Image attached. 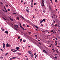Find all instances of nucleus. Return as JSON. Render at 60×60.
<instances>
[{
    "label": "nucleus",
    "instance_id": "1",
    "mask_svg": "<svg viewBox=\"0 0 60 60\" xmlns=\"http://www.w3.org/2000/svg\"><path fill=\"white\" fill-rule=\"evenodd\" d=\"M29 54L30 55V56L31 57H33V54H32V53L31 51H30Z\"/></svg>",
    "mask_w": 60,
    "mask_h": 60
},
{
    "label": "nucleus",
    "instance_id": "2",
    "mask_svg": "<svg viewBox=\"0 0 60 60\" xmlns=\"http://www.w3.org/2000/svg\"><path fill=\"white\" fill-rule=\"evenodd\" d=\"M29 54L30 55V56L31 57H33V54H32V53L31 51H30Z\"/></svg>",
    "mask_w": 60,
    "mask_h": 60
},
{
    "label": "nucleus",
    "instance_id": "3",
    "mask_svg": "<svg viewBox=\"0 0 60 60\" xmlns=\"http://www.w3.org/2000/svg\"><path fill=\"white\" fill-rule=\"evenodd\" d=\"M11 45H8V43H7L6 45V47H11Z\"/></svg>",
    "mask_w": 60,
    "mask_h": 60
},
{
    "label": "nucleus",
    "instance_id": "4",
    "mask_svg": "<svg viewBox=\"0 0 60 60\" xmlns=\"http://www.w3.org/2000/svg\"><path fill=\"white\" fill-rule=\"evenodd\" d=\"M17 58V57H13L12 58H10V60H12V59H15V58Z\"/></svg>",
    "mask_w": 60,
    "mask_h": 60
},
{
    "label": "nucleus",
    "instance_id": "5",
    "mask_svg": "<svg viewBox=\"0 0 60 60\" xmlns=\"http://www.w3.org/2000/svg\"><path fill=\"white\" fill-rule=\"evenodd\" d=\"M26 9V11H28V12H29V8H28V7H27Z\"/></svg>",
    "mask_w": 60,
    "mask_h": 60
},
{
    "label": "nucleus",
    "instance_id": "6",
    "mask_svg": "<svg viewBox=\"0 0 60 60\" xmlns=\"http://www.w3.org/2000/svg\"><path fill=\"white\" fill-rule=\"evenodd\" d=\"M19 49H20V48L19 47H17L16 48V49H17V50H18L19 51H20V50H19Z\"/></svg>",
    "mask_w": 60,
    "mask_h": 60
},
{
    "label": "nucleus",
    "instance_id": "7",
    "mask_svg": "<svg viewBox=\"0 0 60 60\" xmlns=\"http://www.w3.org/2000/svg\"><path fill=\"white\" fill-rule=\"evenodd\" d=\"M42 0V3L43 5V6L44 5V0Z\"/></svg>",
    "mask_w": 60,
    "mask_h": 60
},
{
    "label": "nucleus",
    "instance_id": "8",
    "mask_svg": "<svg viewBox=\"0 0 60 60\" xmlns=\"http://www.w3.org/2000/svg\"><path fill=\"white\" fill-rule=\"evenodd\" d=\"M43 22V20H41L40 22L41 24H42Z\"/></svg>",
    "mask_w": 60,
    "mask_h": 60
},
{
    "label": "nucleus",
    "instance_id": "9",
    "mask_svg": "<svg viewBox=\"0 0 60 60\" xmlns=\"http://www.w3.org/2000/svg\"><path fill=\"white\" fill-rule=\"evenodd\" d=\"M34 56H35V58H36V57H37V55H36V53H34Z\"/></svg>",
    "mask_w": 60,
    "mask_h": 60
},
{
    "label": "nucleus",
    "instance_id": "10",
    "mask_svg": "<svg viewBox=\"0 0 60 60\" xmlns=\"http://www.w3.org/2000/svg\"><path fill=\"white\" fill-rule=\"evenodd\" d=\"M5 33L6 34H8V32L7 31H5Z\"/></svg>",
    "mask_w": 60,
    "mask_h": 60
},
{
    "label": "nucleus",
    "instance_id": "11",
    "mask_svg": "<svg viewBox=\"0 0 60 60\" xmlns=\"http://www.w3.org/2000/svg\"><path fill=\"white\" fill-rule=\"evenodd\" d=\"M17 51V50H15V51H14L13 52H14V53H15V52H16Z\"/></svg>",
    "mask_w": 60,
    "mask_h": 60
},
{
    "label": "nucleus",
    "instance_id": "12",
    "mask_svg": "<svg viewBox=\"0 0 60 60\" xmlns=\"http://www.w3.org/2000/svg\"><path fill=\"white\" fill-rule=\"evenodd\" d=\"M17 55H20V56H21V53H17Z\"/></svg>",
    "mask_w": 60,
    "mask_h": 60
},
{
    "label": "nucleus",
    "instance_id": "13",
    "mask_svg": "<svg viewBox=\"0 0 60 60\" xmlns=\"http://www.w3.org/2000/svg\"><path fill=\"white\" fill-rule=\"evenodd\" d=\"M9 19H10L11 20V21H13V19L10 18V17L9 18Z\"/></svg>",
    "mask_w": 60,
    "mask_h": 60
},
{
    "label": "nucleus",
    "instance_id": "14",
    "mask_svg": "<svg viewBox=\"0 0 60 60\" xmlns=\"http://www.w3.org/2000/svg\"><path fill=\"white\" fill-rule=\"evenodd\" d=\"M0 50L1 51H2V52L3 51V50L2 49V48H0Z\"/></svg>",
    "mask_w": 60,
    "mask_h": 60
},
{
    "label": "nucleus",
    "instance_id": "15",
    "mask_svg": "<svg viewBox=\"0 0 60 60\" xmlns=\"http://www.w3.org/2000/svg\"><path fill=\"white\" fill-rule=\"evenodd\" d=\"M49 8L50 9V10H51V7L50 6H49Z\"/></svg>",
    "mask_w": 60,
    "mask_h": 60
},
{
    "label": "nucleus",
    "instance_id": "16",
    "mask_svg": "<svg viewBox=\"0 0 60 60\" xmlns=\"http://www.w3.org/2000/svg\"><path fill=\"white\" fill-rule=\"evenodd\" d=\"M20 27L21 28H22V26H21V24H20Z\"/></svg>",
    "mask_w": 60,
    "mask_h": 60
},
{
    "label": "nucleus",
    "instance_id": "17",
    "mask_svg": "<svg viewBox=\"0 0 60 60\" xmlns=\"http://www.w3.org/2000/svg\"><path fill=\"white\" fill-rule=\"evenodd\" d=\"M33 2V0H32V3H31V5H33V4L32 3Z\"/></svg>",
    "mask_w": 60,
    "mask_h": 60
},
{
    "label": "nucleus",
    "instance_id": "18",
    "mask_svg": "<svg viewBox=\"0 0 60 60\" xmlns=\"http://www.w3.org/2000/svg\"><path fill=\"white\" fill-rule=\"evenodd\" d=\"M17 19H18V20H19V18L18 17H17Z\"/></svg>",
    "mask_w": 60,
    "mask_h": 60
},
{
    "label": "nucleus",
    "instance_id": "19",
    "mask_svg": "<svg viewBox=\"0 0 60 60\" xmlns=\"http://www.w3.org/2000/svg\"><path fill=\"white\" fill-rule=\"evenodd\" d=\"M21 17L22 18V19H25L24 18V17H23V16H22L21 15Z\"/></svg>",
    "mask_w": 60,
    "mask_h": 60
},
{
    "label": "nucleus",
    "instance_id": "20",
    "mask_svg": "<svg viewBox=\"0 0 60 60\" xmlns=\"http://www.w3.org/2000/svg\"><path fill=\"white\" fill-rule=\"evenodd\" d=\"M8 54V53L7 52L5 54V56H6Z\"/></svg>",
    "mask_w": 60,
    "mask_h": 60
},
{
    "label": "nucleus",
    "instance_id": "21",
    "mask_svg": "<svg viewBox=\"0 0 60 60\" xmlns=\"http://www.w3.org/2000/svg\"><path fill=\"white\" fill-rule=\"evenodd\" d=\"M3 19H4L6 21V20H7V19H5V18H4V17Z\"/></svg>",
    "mask_w": 60,
    "mask_h": 60
},
{
    "label": "nucleus",
    "instance_id": "22",
    "mask_svg": "<svg viewBox=\"0 0 60 60\" xmlns=\"http://www.w3.org/2000/svg\"><path fill=\"white\" fill-rule=\"evenodd\" d=\"M5 43L4 44V43H3V46H5Z\"/></svg>",
    "mask_w": 60,
    "mask_h": 60
},
{
    "label": "nucleus",
    "instance_id": "23",
    "mask_svg": "<svg viewBox=\"0 0 60 60\" xmlns=\"http://www.w3.org/2000/svg\"><path fill=\"white\" fill-rule=\"evenodd\" d=\"M56 50V52H57V53H58L59 52H58V51H57V50Z\"/></svg>",
    "mask_w": 60,
    "mask_h": 60
},
{
    "label": "nucleus",
    "instance_id": "24",
    "mask_svg": "<svg viewBox=\"0 0 60 60\" xmlns=\"http://www.w3.org/2000/svg\"><path fill=\"white\" fill-rule=\"evenodd\" d=\"M45 20H46V19H43V21H44V22H45Z\"/></svg>",
    "mask_w": 60,
    "mask_h": 60
},
{
    "label": "nucleus",
    "instance_id": "25",
    "mask_svg": "<svg viewBox=\"0 0 60 60\" xmlns=\"http://www.w3.org/2000/svg\"><path fill=\"white\" fill-rule=\"evenodd\" d=\"M51 32L52 33H53V30H51Z\"/></svg>",
    "mask_w": 60,
    "mask_h": 60
},
{
    "label": "nucleus",
    "instance_id": "26",
    "mask_svg": "<svg viewBox=\"0 0 60 60\" xmlns=\"http://www.w3.org/2000/svg\"><path fill=\"white\" fill-rule=\"evenodd\" d=\"M55 26L56 27V26H57V24H55Z\"/></svg>",
    "mask_w": 60,
    "mask_h": 60
},
{
    "label": "nucleus",
    "instance_id": "27",
    "mask_svg": "<svg viewBox=\"0 0 60 60\" xmlns=\"http://www.w3.org/2000/svg\"><path fill=\"white\" fill-rule=\"evenodd\" d=\"M20 42H21V41H22V39L21 38L20 39Z\"/></svg>",
    "mask_w": 60,
    "mask_h": 60
},
{
    "label": "nucleus",
    "instance_id": "28",
    "mask_svg": "<svg viewBox=\"0 0 60 60\" xmlns=\"http://www.w3.org/2000/svg\"><path fill=\"white\" fill-rule=\"evenodd\" d=\"M0 58H1V59H3V57H0Z\"/></svg>",
    "mask_w": 60,
    "mask_h": 60
},
{
    "label": "nucleus",
    "instance_id": "29",
    "mask_svg": "<svg viewBox=\"0 0 60 60\" xmlns=\"http://www.w3.org/2000/svg\"><path fill=\"white\" fill-rule=\"evenodd\" d=\"M3 47L4 49H5V46H3Z\"/></svg>",
    "mask_w": 60,
    "mask_h": 60
},
{
    "label": "nucleus",
    "instance_id": "30",
    "mask_svg": "<svg viewBox=\"0 0 60 60\" xmlns=\"http://www.w3.org/2000/svg\"><path fill=\"white\" fill-rule=\"evenodd\" d=\"M12 27L14 29H17V28H16L15 27H14V28L13 27Z\"/></svg>",
    "mask_w": 60,
    "mask_h": 60
},
{
    "label": "nucleus",
    "instance_id": "31",
    "mask_svg": "<svg viewBox=\"0 0 60 60\" xmlns=\"http://www.w3.org/2000/svg\"><path fill=\"white\" fill-rule=\"evenodd\" d=\"M6 7H8V6H8V5H6Z\"/></svg>",
    "mask_w": 60,
    "mask_h": 60
},
{
    "label": "nucleus",
    "instance_id": "32",
    "mask_svg": "<svg viewBox=\"0 0 60 60\" xmlns=\"http://www.w3.org/2000/svg\"><path fill=\"white\" fill-rule=\"evenodd\" d=\"M54 58H55V59H56L57 58V57L56 56H55Z\"/></svg>",
    "mask_w": 60,
    "mask_h": 60
},
{
    "label": "nucleus",
    "instance_id": "33",
    "mask_svg": "<svg viewBox=\"0 0 60 60\" xmlns=\"http://www.w3.org/2000/svg\"><path fill=\"white\" fill-rule=\"evenodd\" d=\"M36 27V28H37V29H38V27L37 26H35Z\"/></svg>",
    "mask_w": 60,
    "mask_h": 60
},
{
    "label": "nucleus",
    "instance_id": "34",
    "mask_svg": "<svg viewBox=\"0 0 60 60\" xmlns=\"http://www.w3.org/2000/svg\"><path fill=\"white\" fill-rule=\"evenodd\" d=\"M50 1L52 3V4H53V3H52V0H50Z\"/></svg>",
    "mask_w": 60,
    "mask_h": 60
},
{
    "label": "nucleus",
    "instance_id": "35",
    "mask_svg": "<svg viewBox=\"0 0 60 60\" xmlns=\"http://www.w3.org/2000/svg\"><path fill=\"white\" fill-rule=\"evenodd\" d=\"M55 2H56V3H57V0H55Z\"/></svg>",
    "mask_w": 60,
    "mask_h": 60
},
{
    "label": "nucleus",
    "instance_id": "36",
    "mask_svg": "<svg viewBox=\"0 0 60 60\" xmlns=\"http://www.w3.org/2000/svg\"><path fill=\"white\" fill-rule=\"evenodd\" d=\"M23 42H25V41H26V40H23Z\"/></svg>",
    "mask_w": 60,
    "mask_h": 60
},
{
    "label": "nucleus",
    "instance_id": "37",
    "mask_svg": "<svg viewBox=\"0 0 60 60\" xmlns=\"http://www.w3.org/2000/svg\"><path fill=\"white\" fill-rule=\"evenodd\" d=\"M30 26H29V25H27L26 26L27 27H29Z\"/></svg>",
    "mask_w": 60,
    "mask_h": 60
},
{
    "label": "nucleus",
    "instance_id": "38",
    "mask_svg": "<svg viewBox=\"0 0 60 60\" xmlns=\"http://www.w3.org/2000/svg\"><path fill=\"white\" fill-rule=\"evenodd\" d=\"M36 4H37V3H34V5H36Z\"/></svg>",
    "mask_w": 60,
    "mask_h": 60
},
{
    "label": "nucleus",
    "instance_id": "39",
    "mask_svg": "<svg viewBox=\"0 0 60 60\" xmlns=\"http://www.w3.org/2000/svg\"><path fill=\"white\" fill-rule=\"evenodd\" d=\"M19 38H20V37H19V36L18 37V39H19Z\"/></svg>",
    "mask_w": 60,
    "mask_h": 60
},
{
    "label": "nucleus",
    "instance_id": "40",
    "mask_svg": "<svg viewBox=\"0 0 60 60\" xmlns=\"http://www.w3.org/2000/svg\"><path fill=\"white\" fill-rule=\"evenodd\" d=\"M53 15L54 16H56V15H55L54 14H53Z\"/></svg>",
    "mask_w": 60,
    "mask_h": 60
},
{
    "label": "nucleus",
    "instance_id": "41",
    "mask_svg": "<svg viewBox=\"0 0 60 60\" xmlns=\"http://www.w3.org/2000/svg\"><path fill=\"white\" fill-rule=\"evenodd\" d=\"M8 11H10V9H8Z\"/></svg>",
    "mask_w": 60,
    "mask_h": 60
},
{
    "label": "nucleus",
    "instance_id": "42",
    "mask_svg": "<svg viewBox=\"0 0 60 60\" xmlns=\"http://www.w3.org/2000/svg\"><path fill=\"white\" fill-rule=\"evenodd\" d=\"M52 26H54V24L53 23H52Z\"/></svg>",
    "mask_w": 60,
    "mask_h": 60
},
{
    "label": "nucleus",
    "instance_id": "43",
    "mask_svg": "<svg viewBox=\"0 0 60 60\" xmlns=\"http://www.w3.org/2000/svg\"><path fill=\"white\" fill-rule=\"evenodd\" d=\"M58 31H58V33H60V31H60V30H58Z\"/></svg>",
    "mask_w": 60,
    "mask_h": 60
},
{
    "label": "nucleus",
    "instance_id": "44",
    "mask_svg": "<svg viewBox=\"0 0 60 60\" xmlns=\"http://www.w3.org/2000/svg\"><path fill=\"white\" fill-rule=\"evenodd\" d=\"M1 4H3V3H2V2H1Z\"/></svg>",
    "mask_w": 60,
    "mask_h": 60
},
{
    "label": "nucleus",
    "instance_id": "45",
    "mask_svg": "<svg viewBox=\"0 0 60 60\" xmlns=\"http://www.w3.org/2000/svg\"><path fill=\"white\" fill-rule=\"evenodd\" d=\"M45 11H44V10L43 11V12H44V13H45Z\"/></svg>",
    "mask_w": 60,
    "mask_h": 60
},
{
    "label": "nucleus",
    "instance_id": "46",
    "mask_svg": "<svg viewBox=\"0 0 60 60\" xmlns=\"http://www.w3.org/2000/svg\"><path fill=\"white\" fill-rule=\"evenodd\" d=\"M34 36H35V37H37V35H35Z\"/></svg>",
    "mask_w": 60,
    "mask_h": 60
},
{
    "label": "nucleus",
    "instance_id": "47",
    "mask_svg": "<svg viewBox=\"0 0 60 60\" xmlns=\"http://www.w3.org/2000/svg\"><path fill=\"white\" fill-rule=\"evenodd\" d=\"M22 29H23V30H24V29H24V28H23V27H22Z\"/></svg>",
    "mask_w": 60,
    "mask_h": 60
},
{
    "label": "nucleus",
    "instance_id": "48",
    "mask_svg": "<svg viewBox=\"0 0 60 60\" xmlns=\"http://www.w3.org/2000/svg\"><path fill=\"white\" fill-rule=\"evenodd\" d=\"M4 31V29H3L2 30V31Z\"/></svg>",
    "mask_w": 60,
    "mask_h": 60
},
{
    "label": "nucleus",
    "instance_id": "49",
    "mask_svg": "<svg viewBox=\"0 0 60 60\" xmlns=\"http://www.w3.org/2000/svg\"><path fill=\"white\" fill-rule=\"evenodd\" d=\"M57 47H58V48H60V46H58Z\"/></svg>",
    "mask_w": 60,
    "mask_h": 60
},
{
    "label": "nucleus",
    "instance_id": "50",
    "mask_svg": "<svg viewBox=\"0 0 60 60\" xmlns=\"http://www.w3.org/2000/svg\"><path fill=\"white\" fill-rule=\"evenodd\" d=\"M56 42H57V41H55V43H56Z\"/></svg>",
    "mask_w": 60,
    "mask_h": 60
},
{
    "label": "nucleus",
    "instance_id": "51",
    "mask_svg": "<svg viewBox=\"0 0 60 60\" xmlns=\"http://www.w3.org/2000/svg\"><path fill=\"white\" fill-rule=\"evenodd\" d=\"M42 32L43 33H44H44H45V31H42Z\"/></svg>",
    "mask_w": 60,
    "mask_h": 60
},
{
    "label": "nucleus",
    "instance_id": "52",
    "mask_svg": "<svg viewBox=\"0 0 60 60\" xmlns=\"http://www.w3.org/2000/svg\"><path fill=\"white\" fill-rule=\"evenodd\" d=\"M38 41H40V40L38 39Z\"/></svg>",
    "mask_w": 60,
    "mask_h": 60
},
{
    "label": "nucleus",
    "instance_id": "53",
    "mask_svg": "<svg viewBox=\"0 0 60 60\" xmlns=\"http://www.w3.org/2000/svg\"><path fill=\"white\" fill-rule=\"evenodd\" d=\"M52 19H53V16H52Z\"/></svg>",
    "mask_w": 60,
    "mask_h": 60
},
{
    "label": "nucleus",
    "instance_id": "54",
    "mask_svg": "<svg viewBox=\"0 0 60 60\" xmlns=\"http://www.w3.org/2000/svg\"><path fill=\"white\" fill-rule=\"evenodd\" d=\"M57 45V43H56L55 44V45H56H56Z\"/></svg>",
    "mask_w": 60,
    "mask_h": 60
},
{
    "label": "nucleus",
    "instance_id": "55",
    "mask_svg": "<svg viewBox=\"0 0 60 60\" xmlns=\"http://www.w3.org/2000/svg\"><path fill=\"white\" fill-rule=\"evenodd\" d=\"M35 11H37V10H36V9H35Z\"/></svg>",
    "mask_w": 60,
    "mask_h": 60
},
{
    "label": "nucleus",
    "instance_id": "56",
    "mask_svg": "<svg viewBox=\"0 0 60 60\" xmlns=\"http://www.w3.org/2000/svg\"><path fill=\"white\" fill-rule=\"evenodd\" d=\"M28 58H27V59H26V60H28Z\"/></svg>",
    "mask_w": 60,
    "mask_h": 60
},
{
    "label": "nucleus",
    "instance_id": "57",
    "mask_svg": "<svg viewBox=\"0 0 60 60\" xmlns=\"http://www.w3.org/2000/svg\"><path fill=\"white\" fill-rule=\"evenodd\" d=\"M16 26H17V27H18V25H16Z\"/></svg>",
    "mask_w": 60,
    "mask_h": 60
},
{
    "label": "nucleus",
    "instance_id": "58",
    "mask_svg": "<svg viewBox=\"0 0 60 60\" xmlns=\"http://www.w3.org/2000/svg\"><path fill=\"white\" fill-rule=\"evenodd\" d=\"M11 51H13V49H11Z\"/></svg>",
    "mask_w": 60,
    "mask_h": 60
},
{
    "label": "nucleus",
    "instance_id": "59",
    "mask_svg": "<svg viewBox=\"0 0 60 60\" xmlns=\"http://www.w3.org/2000/svg\"><path fill=\"white\" fill-rule=\"evenodd\" d=\"M4 8H5V6H4Z\"/></svg>",
    "mask_w": 60,
    "mask_h": 60
},
{
    "label": "nucleus",
    "instance_id": "60",
    "mask_svg": "<svg viewBox=\"0 0 60 60\" xmlns=\"http://www.w3.org/2000/svg\"><path fill=\"white\" fill-rule=\"evenodd\" d=\"M45 50H44L43 51V52H45Z\"/></svg>",
    "mask_w": 60,
    "mask_h": 60
},
{
    "label": "nucleus",
    "instance_id": "61",
    "mask_svg": "<svg viewBox=\"0 0 60 60\" xmlns=\"http://www.w3.org/2000/svg\"><path fill=\"white\" fill-rule=\"evenodd\" d=\"M45 53H48L47 52H46V51L45 52Z\"/></svg>",
    "mask_w": 60,
    "mask_h": 60
},
{
    "label": "nucleus",
    "instance_id": "62",
    "mask_svg": "<svg viewBox=\"0 0 60 60\" xmlns=\"http://www.w3.org/2000/svg\"><path fill=\"white\" fill-rule=\"evenodd\" d=\"M21 3H23V1L22 0L21 1Z\"/></svg>",
    "mask_w": 60,
    "mask_h": 60
},
{
    "label": "nucleus",
    "instance_id": "63",
    "mask_svg": "<svg viewBox=\"0 0 60 60\" xmlns=\"http://www.w3.org/2000/svg\"><path fill=\"white\" fill-rule=\"evenodd\" d=\"M25 24H23V26H25Z\"/></svg>",
    "mask_w": 60,
    "mask_h": 60
},
{
    "label": "nucleus",
    "instance_id": "64",
    "mask_svg": "<svg viewBox=\"0 0 60 60\" xmlns=\"http://www.w3.org/2000/svg\"><path fill=\"white\" fill-rule=\"evenodd\" d=\"M41 26H43V25H42V24H41Z\"/></svg>",
    "mask_w": 60,
    "mask_h": 60
}]
</instances>
